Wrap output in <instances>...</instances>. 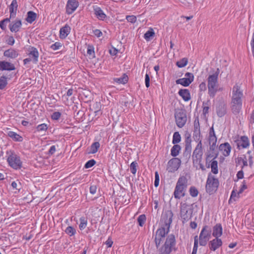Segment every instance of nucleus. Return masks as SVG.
<instances>
[{
	"instance_id": "f257e3e1",
	"label": "nucleus",
	"mask_w": 254,
	"mask_h": 254,
	"mask_svg": "<svg viewBox=\"0 0 254 254\" xmlns=\"http://www.w3.org/2000/svg\"><path fill=\"white\" fill-rule=\"evenodd\" d=\"M243 93L240 90V87L238 85L233 87L232 95L231 102V109L234 115L239 114L242 110V97Z\"/></svg>"
},
{
	"instance_id": "f03ea898",
	"label": "nucleus",
	"mask_w": 254,
	"mask_h": 254,
	"mask_svg": "<svg viewBox=\"0 0 254 254\" xmlns=\"http://www.w3.org/2000/svg\"><path fill=\"white\" fill-rule=\"evenodd\" d=\"M220 70L217 68L215 72L208 77V94L211 98H214L217 91L218 86V76Z\"/></svg>"
},
{
	"instance_id": "7ed1b4c3",
	"label": "nucleus",
	"mask_w": 254,
	"mask_h": 254,
	"mask_svg": "<svg viewBox=\"0 0 254 254\" xmlns=\"http://www.w3.org/2000/svg\"><path fill=\"white\" fill-rule=\"evenodd\" d=\"M188 180L185 176L180 177L176 184L174 192V195L175 198L180 199L185 195V191L187 188Z\"/></svg>"
},
{
	"instance_id": "20e7f679",
	"label": "nucleus",
	"mask_w": 254,
	"mask_h": 254,
	"mask_svg": "<svg viewBox=\"0 0 254 254\" xmlns=\"http://www.w3.org/2000/svg\"><path fill=\"white\" fill-rule=\"evenodd\" d=\"M193 203L189 204L187 202L181 203L180 216L183 223L187 222L191 218L193 211Z\"/></svg>"
},
{
	"instance_id": "39448f33",
	"label": "nucleus",
	"mask_w": 254,
	"mask_h": 254,
	"mask_svg": "<svg viewBox=\"0 0 254 254\" xmlns=\"http://www.w3.org/2000/svg\"><path fill=\"white\" fill-rule=\"evenodd\" d=\"M176 241L175 236L173 234L167 236L164 244L159 248L160 254H170L173 247L176 245Z\"/></svg>"
},
{
	"instance_id": "423d86ee",
	"label": "nucleus",
	"mask_w": 254,
	"mask_h": 254,
	"mask_svg": "<svg viewBox=\"0 0 254 254\" xmlns=\"http://www.w3.org/2000/svg\"><path fill=\"white\" fill-rule=\"evenodd\" d=\"M219 184L218 180L209 173L205 185L206 191L209 194H213L217 190Z\"/></svg>"
},
{
	"instance_id": "0eeeda50",
	"label": "nucleus",
	"mask_w": 254,
	"mask_h": 254,
	"mask_svg": "<svg viewBox=\"0 0 254 254\" xmlns=\"http://www.w3.org/2000/svg\"><path fill=\"white\" fill-rule=\"evenodd\" d=\"M211 229L207 225L202 228L199 236V243L200 246H205L211 237Z\"/></svg>"
},
{
	"instance_id": "6e6552de",
	"label": "nucleus",
	"mask_w": 254,
	"mask_h": 254,
	"mask_svg": "<svg viewBox=\"0 0 254 254\" xmlns=\"http://www.w3.org/2000/svg\"><path fill=\"white\" fill-rule=\"evenodd\" d=\"M169 231L166 230L165 227H161L158 228L155 233L154 237V242L156 248L159 251L161 244L163 242L166 235L168 234Z\"/></svg>"
},
{
	"instance_id": "1a4fd4ad",
	"label": "nucleus",
	"mask_w": 254,
	"mask_h": 254,
	"mask_svg": "<svg viewBox=\"0 0 254 254\" xmlns=\"http://www.w3.org/2000/svg\"><path fill=\"white\" fill-rule=\"evenodd\" d=\"M10 154L7 158V161L9 166L14 169H18L21 167L22 162L18 156L14 151H10Z\"/></svg>"
},
{
	"instance_id": "9d476101",
	"label": "nucleus",
	"mask_w": 254,
	"mask_h": 254,
	"mask_svg": "<svg viewBox=\"0 0 254 254\" xmlns=\"http://www.w3.org/2000/svg\"><path fill=\"white\" fill-rule=\"evenodd\" d=\"M202 144L201 140H199L192 153V163H199L200 162L202 161Z\"/></svg>"
},
{
	"instance_id": "9b49d317",
	"label": "nucleus",
	"mask_w": 254,
	"mask_h": 254,
	"mask_svg": "<svg viewBox=\"0 0 254 254\" xmlns=\"http://www.w3.org/2000/svg\"><path fill=\"white\" fill-rule=\"evenodd\" d=\"M173 216V212L171 210H166L161 216V220L164 222V224L162 227H165L166 230L170 231V225L172 222V218Z\"/></svg>"
},
{
	"instance_id": "f8f14e48",
	"label": "nucleus",
	"mask_w": 254,
	"mask_h": 254,
	"mask_svg": "<svg viewBox=\"0 0 254 254\" xmlns=\"http://www.w3.org/2000/svg\"><path fill=\"white\" fill-rule=\"evenodd\" d=\"M175 117L177 126L180 128L183 127L187 120L186 113L182 110L177 111L175 114Z\"/></svg>"
},
{
	"instance_id": "ddd939ff",
	"label": "nucleus",
	"mask_w": 254,
	"mask_h": 254,
	"mask_svg": "<svg viewBox=\"0 0 254 254\" xmlns=\"http://www.w3.org/2000/svg\"><path fill=\"white\" fill-rule=\"evenodd\" d=\"M181 161L178 158L170 159L167 164V170L169 172H175L180 166Z\"/></svg>"
},
{
	"instance_id": "4468645a",
	"label": "nucleus",
	"mask_w": 254,
	"mask_h": 254,
	"mask_svg": "<svg viewBox=\"0 0 254 254\" xmlns=\"http://www.w3.org/2000/svg\"><path fill=\"white\" fill-rule=\"evenodd\" d=\"M79 6V2L77 0H68L66 5V13L68 15L72 14Z\"/></svg>"
},
{
	"instance_id": "2eb2a0df",
	"label": "nucleus",
	"mask_w": 254,
	"mask_h": 254,
	"mask_svg": "<svg viewBox=\"0 0 254 254\" xmlns=\"http://www.w3.org/2000/svg\"><path fill=\"white\" fill-rule=\"evenodd\" d=\"M235 143L238 149L246 148L250 146V141L246 136H242L240 139L235 140Z\"/></svg>"
},
{
	"instance_id": "dca6fc26",
	"label": "nucleus",
	"mask_w": 254,
	"mask_h": 254,
	"mask_svg": "<svg viewBox=\"0 0 254 254\" xmlns=\"http://www.w3.org/2000/svg\"><path fill=\"white\" fill-rule=\"evenodd\" d=\"M219 153L216 150V146H214L212 149L211 146H209V149L205 153L206 155V161H211V160H214L215 159L217 158Z\"/></svg>"
},
{
	"instance_id": "f3484780",
	"label": "nucleus",
	"mask_w": 254,
	"mask_h": 254,
	"mask_svg": "<svg viewBox=\"0 0 254 254\" xmlns=\"http://www.w3.org/2000/svg\"><path fill=\"white\" fill-rule=\"evenodd\" d=\"M194 129L193 132V137L196 141H199L200 137V130L198 118L195 119L193 123Z\"/></svg>"
},
{
	"instance_id": "a211bd4d",
	"label": "nucleus",
	"mask_w": 254,
	"mask_h": 254,
	"mask_svg": "<svg viewBox=\"0 0 254 254\" xmlns=\"http://www.w3.org/2000/svg\"><path fill=\"white\" fill-rule=\"evenodd\" d=\"M216 112L219 117H222L227 113V105L224 102H220L216 107Z\"/></svg>"
},
{
	"instance_id": "6ab92c4d",
	"label": "nucleus",
	"mask_w": 254,
	"mask_h": 254,
	"mask_svg": "<svg viewBox=\"0 0 254 254\" xmlns=\"http://www.w3.org/2000/svg\"><path fill=\"white\" fill-rule=\"evenodd\" d=\"M222 241L221 239L215 238L209 241L208 243V247L211 251H215L219 248L222 246Z\"/></svg>"
},
{
	"instance_id": "aec40b11",
	"label": "nucleus",
	"mask_w": 254,
	"mask_h": 254,
	"mask_svg": "<svg viewBox=\"0 0 254 254\" xmlns=\"http://www.w3.org/2000/svg\"><path fill=\"white\" fill-rule=\"evenodd\" d=\"M219 149L222 151V154L224 156L227 157L230 154L232 147L228 142H225L219 145Z\"/></svg>"
},
{
	"instance_id": "412c9836",
	"label": "nucleus",
	"mask_w": 254,
	"mask_h": 254,
	"mask_svg": "<svg viewBox=\"0 0 254 254\" xmlns=\"http://www.w3.org/2000/svg\"><path fill=\"white\" fill-rule=\"evenodd\" d=\"M93 9L94 14L99 20L103 21L106 19L107 15L100 7L94 6Z\"/></svg>"
},
{
	"instance_id": "4be33fe9",
	"label": "nucleus",
	"mask_w": 254,
	"mask_h": 254,
	"mask_svg": "<svg viewBox=\"0 0 254 254\" xmlns=\"http://www.w3.org/2000/svg\"><path fill=\"white\" fill-rule=\"evenodd\" d=\"M18 8V4L16 0H12L9 6L10 18H14L16 16Z\"/></svg>"
},
{
	"instance_id": "5701e85b",
	"label": "nucleus",
	"mask_w": 254,
	"mask_h": 254,
	"mask_svg": "<svg viewBox=\"0 0 254 254\" xmlns=\"http://www.w3.org/2000/svg\"><path fill=\"white\" fill-rule=\"evenodd\" d=\"M21 25V21L19 19H16L10 24L9 29L12 32H17L19 31Z\"/></svg>"
},
{
	"instance_id": "b1692460",
	"label": "nucleus",
	"mask_w": 254,
	"mask_h": 254,
	"mask_svg": "<svg viewBox=\"0 0 254 254\" xmlns=\"http://www.w3.org/2000/svg\"><path fill=\"white\" fill-rule=\"evenodd\" d=\"M71 31V28L68 24H65L62 27L60 30V38L61 39H65L69 35Z\"/></svg>"
},
{
	"instance_id": "393cba45",
	"label": "nucleus",
	"mask_w": 254,
	"mask_h": 254,
	"mask_svg": "<svg viewBox=\"0 0 254 254\" xmlns=\"http://www.w3.org/2000/svg\"><path fill=\"white\" fill-rule=\"evenodd\" d=\"M222 230L221 224H217L213 228L212 236L215 238H219L222 235Z\"/></svg>"
},
{
	"instance_id": "a878e982",
	"label": "nucleus",
	"mask_w": 254,
	"mask_h": 254,
	"mask_svg": "<svg viewBox=\"0 0 254 254\" xmlns=\"http://www.w3.org/2000/svg\"><path fill=\"white\" fill-rule=\"evenodd\" d=\"M191 140L190 136H188L185 140V150L184 152V154L186 156L190 155V153L191 151Z\"/></svg>"
},
{
	"instance_id": "bb28decb",
	"label": "nucleus",
	"mask_w": 254,
	"mask_h": 254,
	"mask_svg": "<svg viewBox=\"0 0 254 254\" xmlns=\"http://www.w3.org/2000/svg\"><path fill=\"white\" fill-rule=\"evenodd\" d=\"M178 94L185 101H188L190 99V94L188 89H180Z\"/></svg>"
},
{
	"instance_id": "cd10ccee",
	"label": "nucleus",
	"mask_w": 254,
	"mask_h": 254,
	"mask_svg": "<svg viewBox=\"0 0 254 254\" xmlns=\"http://www.w3.org/2000/svg\"><path fill=\"white\" fill-rule=\"evenodd\" d=\"M192 81V79L190 78H182L176 80L177 84H180L184 86H188Z\"/></svg>"
},
{
	"instance_id": "c85d7f7f",
	"label": "nucleus",
	"mask_w": 254,
	"mask_h": 254,
	"mask_svg": "<svg viewBox=\"0 0 254 254\" xmlns=\"http://www.w3.org/2000/svg\"><path fill=\"white\" fill-rule=\"evenodd\" d=\"M235 162L237 165H241L242 163L243 164V165L241 167L242 169L248 165L246 155H244L243 157H238L236 159Z\"/></svg>"
},
{
	"instance_id": "c756f323",
	"label": "nucleus",
	"mask_w": 254,
	"mask_h": 254,
	"mask_svg": "<svg viewBox=\"0 0 254 254\" xmlns=\"http://www.w3.org/2000/svg\"><path fill=\"white\" fill-rule=\"evenodd\" d=\"M7 135L9 137L11 138L15 141L20 142L22 141L23 140L22 136L18 134L16 132L12 131H8Z\"/></svg>"
},
{
	"instance_id": "7c9ffc66",
	"label": "nucleus",
	"mask_w": 254,
	"mask_h": 254,
	"mask_svg": "<svg viewBox=\"0 0 254 254\" xmlns=\"http://www.w3.org/2000/svg\"><path fill=\"white\" fill-rule=\"evenodd\" d=\"M100 144L99 142H95L93 143L90 146V148L88 149V153L89 154H94L98 151V149L99 148Z\"/></svg>"
},
{
	"instance_id": "2f4dec72",
	"label": "nucleus",
	"mask_w": 254,
	"mask_h": 254,
	"mask_svg": "<svg viewBox=\"0 0 254 254\" xmlns=\"http://www.w3.org/2000/svg\"><path fill=\"white\" fill-rule=\"evenodd\" d=\"M4 56L8 58H15L18 56V53L15 50L10 49L4 52Z\"/></svg>"
},
{
	"instance_id": "473e14b6",
	"label": "nucleus",
	"mask_w": 254,
	"mask_h": 254,
	"mask_svg": "<svg viewBox=\"0 0 254 254\" xmlns=\"http://www.w3.org/2000/svg\"><path fill=\"white\" fill-rule=\"evenodd\" d=\"M128 78L127 75L126 73H124L122 77L120 78H115L114 79V80L115 82L119 84H125L128 81Z\"/></svg>"
},
{
	"instance_id": "72a5a7b5",
	"label": "nucleus",
	"mask_w": 254,
	"mask_h": 254,
	"mask_svg": "<svg viewBox=\"0 0 254 254\" xmlns=\"http://www.w3.org/2000/svg\"><path fill=\"white\" fill-rule=\"evenodd\" d=\"M181 149V146L179 145L174 144L171 150V155L175 158L179 154Z\"/></svg>"
},
{
	"instance_id": "f704fd0d",
	"label": "nucleus",
	"mask_w": 254,
	"mask_h": 254,
	"mask_svg": "<svg viewBox=\"0 0 254 254\" xmlns=\"http://www.w3.org/2000/svg\"><path fill=\"white\" fill-rule=\"evenodd\" d=\"M155 35V32L152 28H150L144 35V38L147 41H149L151 38Z\"/></svg>"
},
{
	"instance_id": "c9c22d12",
	"label": "nucleus",
	"mask_w": 254,
	"mask_h": 254,
	"mask_svg": "<svg viewBox=\"0 0 254 254\" xmlns=\"http://www.w3.org/2000/svg\"><path fill=\"white\" fill-rule=\"evenodd\" d=\"M87 55V56H88V57L90 59H92L95 57L94 47L93 46L91 45H88Z\"/></svg>"
},
{
	"instance_id": "e433bc0d",
	"label": "nucleus",
	"mask_w": 254,
	"mask_h": 254,
	"mask_svg": "<svg viewBox=\"0 0 254 254\" xmlns=\"http://www.w3.org/2000/svg\"><path fill=\"white\" fill-rule=\"evenodd\" d=\"M7 77L5 75L0 77V90H3L7 84Z\"/></svg>"
},
{
	"instance_id": "4c0bfd02",
	"label": "nucleus",
	"mask_w": 254,
	"mask_h": 254,
	"mask_svg": "<svg viewBox=\"0 0 254 254\" xmlns=\"http://www.w3.org/2000/svg\"><path fill=\"white\" fill-rule=\"evenodd\" d=\"M210 162H211L210 164L211 172L214 174H218V162L216 160H211Z\"/></svg>"
},
{
	"instance_id": "58836bf2",
	"label": "nucleus",
	"mask_w": 254,
	"mask_h": 254,
	"mask_svg": "<svg viewBox=\"0 0 254 254\" xmlns=\"http://www.w3.org/2000/svg\"><path fill=\"white\" fill-rule=\"evenodd\" d=\"M80 224L79 225V229L81 230L84 229L87 225V218L84 217H81L79 219Z\"/></svg>"
},
{
	"instance_id": "ea45409f",
	"label": "nucleus",
	"mask_w": 254,
	"mask_h": 254,
	"mask_svg": "<svg viewBox=\"0 0 254 254\" xmlns=\"http://www.w3.org/2000/svg\"><path fill=\"white\" fill-rule=\"evenodd\" d=\"M15 69L14 64H0V70H1L11 71Z\"/></svg>"
},
{
	"instance_id": "a19ab883",
	"label": "nucleus",
	"mask_w": 254,
	"mask_h": 254,
	"mask_svg": "<svg viewBox=\"0 0 254 254\" xmlns=\"http://www.w3.org/2000/svg\"><path fill=\"white\" fill-rule=\"evenodd\" d=\"M181 137L179 132L176 131L174 133L172 143L174 144H177L181 141Z\"/></svg>"
},
{
	"instance_id": "79ce46f5",
	"label": "nucleus",
	"mask_w": 254,
	"mask_h": 254,
	"mask_svg": "<svg viewBox=\"0 0 254 254\" xmlns=\"http://www.w3.org/2000/svg\"><path fill=\"white\" fill-rule=\"evenodd\" d=\"M208 141L209 146H211L212 149L216 146L217 137L216 135L208 136Z\"/></svg>"
},
{
	"instance_id": "37998d69",
	"label": "nucleus",
	"mask_w": 254,
	"mask_h": 254,
	"mask_svg": "<svg viewBox=\"0 0 254 254\" xmlns=\"http://www.w3.org/2000/svg\"><path fill=\"white\" fill-rule=\"evenodd\" d=\"M65 233L69 236H73L76 233V230L72 226H68L64 230Z\"/></svg>"
},
{
	"instance_id": "c03bdc74",
	"label": "nucleus",
	"mask_w": 254,
	"mask_h": 254,
	"mask_svg": "<svg viewBox=\"0 0 254 254\" xmlns=\"http://www.w3.org/2000/svg\"><path fill=\"white\" fill-rule=\"evenodd\" d=\"M10 18H10V17L6 18L3 19L2 20H1L0 22V28L2 30H6L7 24L10 22Z\"/></svg>"
},
{
	"instance_id": "a18cd8bd",
	"label": "nucleus",
	"mask_w": 254,
	"mask_h": 254,
	"mask_svg": "<svg viewBox=\"0 0 254 254\" xmlns=\"http://www.w3.org/2000/svg\"><path fill=\"white\" fill-rule=\"evenodd\" d=\"M146 218L145 215L142 214L139 215L137 219L139 225L141 227L143 226L145 222L146 221Z\"/></svg>"
},
{
	"instance_id": "49530a36",
	"label": "nucleus",
	"mask_w": 254,
	"mask_h": 254,
	"mask_svg": "<svg viewBox=\"0 0 254 254\" xmlns=\"http://www.w3.org/2000/svg\"><path fill=\"white\" fill-rule=\"evenodd\" d=\"M48 128V127L47 124H41L39 125L36 127V131L38 132H45Z\"/></svg>"
},
{
	"instance_id": "de8ad7c7",
	"label": "nucleus",
	"mask_w": 254,
	"mask_h": 254,
	"mask_svg": "<svg viewBox=\"0 0 254 254\" xmlns=\"http://www.w3.org/2000/svg\"><path fill=\"white\" fill-rule=\"evenodd\" d=\"M63 46V43H62L61 42H57L55 43L54 44H52L50 46V48L52 50H53L54 51H56V50L60 49Z\"/></svg>"
},
{
	"instance_id": "09e8293b",
	"label": "nucleus",
	"mask_w": 254,
	"mask_h": 254,
	"mask_svg": "<svg viewBox=\"0 0 254 254\" xmlns=\"http://www.w3.org/2000/svg\"><path fill=\"white\" fill-rule=\"evenodd\" d=\"M138 166L137 163L136 161L132 162L130 165V170L131 173L135 175L137 171V167Z\"/></svg>"
},
{
	"instance_id": "8fccbe9b",
	"label": "nucleus",
	"mask_w": 254,
	"mask_h": 254,
	"mask_svg": "<svg viewBox=\"0 0 254 254\" xmlns=\"http://www.w3.org/2000/svg\"><path fill=\"white\" fill-rule=\"evenodd\" d=\"M189 192L190 195L192 197H196V196H197L198 193V190L194 187H190L189 190Z\"/></svg>"
},
{
	"instance_id": "3c124183",
	"label": "nucleus",
	"mask_w": 254,
	"mask_h": 254,
	"mask_svg": "<svg viewBox=\"0 0 254 254\" xmlns=\"http://www.w3.org/2000/svg\"><path fill=\"white\" fill-rule=\"evenodd\" d=\"M209 101H208L206 103L203 102V114L204 115H206L208 113L209 107Z\"/></svg>"
},
{
	"instance_id": "603ef678",
	"label": "nucleus",
	"mask_w": 254,
	"mask_h": 254,
	"mask_svg": "<svg viewBox=\"0 0 254 254\" xmlns=\"http://www.w3.org/2000/svg\"><path fill=\"white\" fill-rule=\"evenodd\" d=\"M23 23L26 24L27 23H32V11H29L27 12V17L25 19Z\"/></svg>"
},
{
	"instance_id": "864d4df0",
	"label": "nucleus",
	"mask_w": 254,
	"mask_h": 254,
	"mask_svg": "<svg viewBox=\"0 0 254 254\" xmlns=\"http://www.w3.org/2000/svg\"><path fill=\"white\" fill-rule=\"evenodd\" d=\"M119 52L120 51L118 49L113 46L111 47L109 50V52L112 56H116Z\"/></svg>"
},
{
	"instance_id": "5fc2aeb1",
	"label": "nucleus",
	"mask_w": 254,
	"mask_h": 254,
	"mask_svg": "<svg viewBox=\"0 0 254 254\" xmlns=\"http://www.w3.org/2000/svg\"><path fill=\"white\" fill-rule=\"evenodd\" d=\"M96 164V161L94 159H91L88 161L84 165V168L87 169L93 167Z\"/></svg>"
},
{
	"instance_id": "6e6d98bb",
	"label": "nucleus",
	"mask_w": 254,
	"mask_h": 254,
	"mask_svg": "<svg viewBox=\"0 0 254 254\" xmlns=\"http://www.w3.org/2000/svg\"><path fill=\"white\" fill-rule=\"evenodd\" d=\"M126 19L128 22L132 23H134L136 21V17L133 15L127 16Z\"/></svg>"
},
{
	"instance_id": "4d7b16f0",
	"label": "nucleus",
	"mask_w": 254,
	"mask_h": 254,
	"mask_svg": "<svg viewBox=\"0 0 254 254\" xmlns=\"http://www.w3.org/2000/svg\"><path fill=\"white\" fill-rule=\"evenodd\" d=\"M61 116V113L59 112H55L51 115V118L54 120H58Z\"/></svg>"
},
{
	"instance_id": "13d9d810",
	"label": "nucleus",
	"mask_w": 254,
	"mask_h": 254,
	"mask_svg": "<svg viewBox=\"0 0 254 254\" xmlns=\"http://www.w3.org/2000/svg\"><path fill=\"white\" fill-rule=\"evenodd\" d=\"M159 176L157 172L155 173V181L154 186L155 187H157L159 186Z\"/></svg>"
},
{
	"instance_id": "bf43d9fd",
	"label": "nucleus",
	"mask_w": 254,
	"mask_h": 254,
	"mask_svg": "<svg viewBox=\"0 0 254 254\" xmlns=\"http://www.w3.org/2000/svg\"><path fill=\"white\" fill-rule=\"evenodd\" d=\"M6 42L9 45H13L14 44L15 40L12 36H8Z\"/></svg>"
},
{
	"instance_id": "052dcab7",
	"label": "nucleus",
	"mask_w": 254,
	"mask_h": 254,
	"mask_svg": "<svg viewBox=\"0 0 254 254\" xmlns=\"http://www.w3.org/2000/svg\"><path fill=\"white\" fill-rule=\"evenodd\" d=\"M242 184H243L241 186V189L239 190V191L238 192V194L242 193L243 192V191L247 188V187L246 185V181L245 180L243 181Z\"/></svg>"
},
{
	"instance_id": "680f3d73",
	"label": "nucleus",
	"mask_w": 254,
	"mask_h": 254,
	"mask_svg": "<svg viewBox=\"0 0 254 254\" xmlns=\"http://www.w3.org/2000/svg\"><path fill=\"white\" fill-rule=\"evenodd\" d=\"M198 243V237L197 236H195L194 238V246L192 251H197Z\"/></svg>"
},
{
	"instance_id": "e2e57ef3",
	"label": "nucleus",
	"mask_w": 254,
	"mask_h": 254,
	"mask_svg": "<svg viewBox=\"0 0 254 254\" xmlns=\"http://www.w3.org/2000/svg\"><path fill=\"white\" fill-rule=\"evenodd\" d=\"M145 86L147 88H148L150 86V77L149 74L146 73L145 77Z\"/></svg>"
},
{
	"instance_id": "0e129e2a",
	"label": "nucleus",
	"mask_w": 254,
	"mask_h": 254,
	"mask_svg": "<svg viewBox=\"0 0 254 254\" xmlns=\"http://www.w3.org/2000/svg\"><path fill=\"white\" fill-rule=\"evenodd\" d=\"M39 54L37 50L35 48H33V57L34 58V61H37V58L38 57Z\"/></svg>"
},
{
	"instance_id": "69168bd1",
	"label": "nucleus",
	"mask_w": 254,
	"mask_h": 254,
	"mask_svg": "<svg viewBox=\"0 0 254 254\" xmlns=\"http://www.w3.org/2000/svg\"><path fill=\"white\" fill-rule=\"evenodd\" d=\"M199 90L200 91H204L206 90V84L205 82H201L199 85Z\"/></svg>"
},
{
	"instance_id": "338daca9",
	"label": "nucleus",
	"mask_w": 254,
	"mask_h": 254,
	"mask_svg": "<svg viewBox=\"0 0 254 254\" xmlns=\"http://www.w3.org/2000/svg\"><path fill=\"white\" fill-rule=\"evenodd\" d=\"M96 190H97L96 186L92 185V186H90V189H89V191H90V193H91L92 194H94L96 192Z\"/></svg>"
},
{
	"instance_id": "774afa93",
	"label": "nucleus",
	"mask_w": 254,
	"mask_h": 254,
	"mask_svg": "<svg viewBox=\"0 0 254 254\" xmlns=\"http://www.w3.org/2000/svg\"><path fill=\"white\" fill-rule=\"evenodd\" d=\"M106 245L107 246L108 248H111L113 244V242L112 240V239L109 237L108 240L105 242Z\"/></svg>"
}]
</instances>
